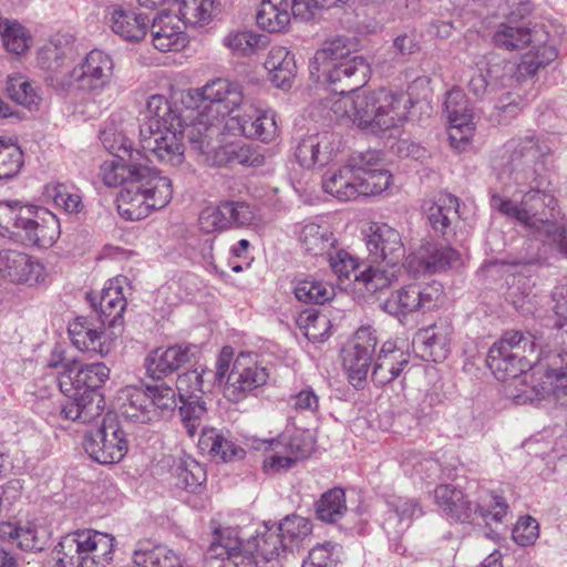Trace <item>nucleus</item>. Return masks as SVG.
<instances>
[{
    "mask_svg": "<svg viewBox=\"0 0 567 567\" xmlns=\"http://www.w3.org/2000/svg\"><path fill=\"white\" fill-rule=\"evenodd\" d=\"M270 445L285 447V450L297 462L308 457L313 450V440L308 431H295L290 436L281 435L279 439L270 440Z\"/></svg>",
    "mask_w": 567,
    "mask_h": 567,
    "instance_id": "nucleus-56",
    "label": "nucleus"
},
{
    "mask_svg": "<svg viewBox=\"0 0 567 567\" xmlns=\"http://www.w3.org/2000/svg\"><path fill=\"white\" fill-rule=\"evenodd\" d=\"M66 399L61 403L60 413L63 419L90 423L103 412L102 405L96 404L83 394L63 392Z\"/></svg>",
    "mask_w": 567,
    "mask_h": 567,
    "instance_id": "nucleus-45",
    "label": "nucleus"
},
{
    "mask_svg": "<svg viewBox=\"0 0 567 567\" xmlns=\"http://www.w3.org/2000/svg\"><path fill=\"white\" fill-rule=\"evenodd\" d=\"M45 278V267L38 258L14 249L0 250V280L32 287Z\"/></svg>",
    "mask_w": 567,
    "mask_h": 567,
    "instance_id": "nucleus-18",
    "label": "nucleus"
},
{
    "mask_svg": "<svg viewBox=\"0 0 567 567\" xmlns=\"http://www.w3.org/2000/svg\"><path fill=\"white\" fill-rule=\"evenodd\" d=\"M185 25L178 14L161 11L151 25L153 47L161 52L181 51L188 43Z\"/></svg>",
    "mask_w": 567,
    "mask_h": 567,
    "instance_id": "nucleus-22",
    "label": "nucleus"
},
{
    "mask_svg": "<svg viewBox=\"0 0 567 567\" xmlns=\"http://www.w3.org/2000/svg\"><path fill=\"white\" fill-rule=\"evenodd\" d=\"M553 151L547 140L535 136L511 140L504 146V152L509 154L508 177L516 187L511 197L493 194L491 205L505 217L515 220L538 235H544L548 240L559 244V234L566 229L558 227L550 220L557 206L556 198L539 189L540 183L536 169L530 166Z\"/></svg>",
    "mask_w": 567,
    "mask_h": 567,
    "instance_id": "nucleus-1",
    "label": "nucleus"
},
{
    "mask_svg": "<svg viewBox=\"0 0 567 567\" xmlns=\"http://www.w3.org/2000/svg\"><path fill=\"white\" fill-rule=\"evenodd\" d=\"M110 377V369L102 362L89 363L78 367L75 363L65 367L58 378L61 392L83 394L91 401L104 408V398L100 392L102 385Z\"/></svg>",
    "mask_w": 567,
    "mask_h": 567,
    "instance_id": "nucleus-15",
    "label": "nucleus"
},
{
    "mask_svg": "<svg viewBox=\"0 0 567 567\" xmlns=\"http://www.w3.org/2000/svg\"><path fill=\"white\" fill-rule=\"evenodd\" d=\"M410 362V354L395 341H385L377 357L371 379L378 386H383L402 372Z\"/></svg>",
    "mask_w": 567,
    "mask_h": 567,
    "instance_id": "nucleus-30",
    "label": "nucleus"
},
{
    "mask_svg": "<svg viewBox=\"0 0 567 567\" xmlns=\"http://www.w3.org/2000/svg\"><path fill=\"white\" fill-rule=\"evenodd\" d=\"M357 168L353 167V156L348 164L329 171L322 178L323 190L339 200L347 202L359 197Z\"/></svg>",
    "mask_w": 567,
    "mask_h": 567,
    "instance_id": "nucleus-34",
    "label": "nucleus"
},
{
    "mask_svg": "<svg viewBox=\"0 0 567 567\" xmlns=\"http://www.w3.org/2000/svg\"><path fill=\"white\" fill-rule=\"evenodd\" d=\"M287 545L277 530L267 528L243 544L234 527L216 528L206 558L230 560L236 567H281Z\"/></svg>",
    "mask_w": 567,
    "mask_h": 567,
    "instance_id": "nucleus-5",
    "label": "nucleus"
},
{
    "mask_svg": "<svg viewBox=\"0 0 567 567\" xmlns=\"http://www.w3.org/2000/svg\"><path fill=\"white\" fill-rule=\"evenodd\" d=\"M370 71V65L363 56L352 55L344 61L334 63L333 66L328 70L324 69V72L321 74L324 75L330 83L354 78V87H351L349 90L350 92L351 90L360 91L359 89L368 82Z\"/></svg>",
    "mask_w": 567,
    "mask_h": 567,
    "instance_id": "nucleus-41",
    "label": "nucleus"
},
{
    "mask_svg": "<svg viewBox=\"0 0 567 567\" xmlns=\"http://www.w3.org/2000/svg\"><path fill=\"white\" fill-rule=\"evenodd\" d=\"M226 200L216 206L204 208L199 215V225L205 233H213L231 228Z\"/></svg>",
    "mask_w": 567,
    "mask_h": 567,
    "instance_id": "nucleus-63",
    "label": "nucleus"
},
{
    "mask_svg": "<svg viewBox=\"0 0 567 567\" xmlns=\"http://www.w3.org/2000/svg\"><path fill=\"white\" fill-rule=\"evenodd\" d=\"M213 373L209 370L194 369L179 374L176 381L179 400L199 398L198 393H204V375Z\"/></svg>",
    "mask_w": 567,
    "mask_h": 567,
    "instance_id": "nucleus-64",
    "label": "nucleus"
},
{
    "mask_svg": "<svg viewBox=\"0 0 567 567\" xmlns=\"http://www.w3.org/2000/svg\"><path fill=\"white\" fill-rule=\"evenodd\" d=\"M229 130H237L247 138L271 143L279 136L277 113L271 107L245 103L241 110L227 122Z\"/></svg>",
    "mask_w": 567,
    "mask_h": 567,
    "instance_id": "nucleus-17",
    "label": "nucleus"
},
{
    "mask_svg": "<svg viewBox=\"0 0 567 567\" xmlns=\"http://www.w3.org/2000/svg\"><path fill=\"white\" fill-rule=\"evenodd\" d=\"M454 333L452 321L449 318H440L433 324L419 331L417 338L434 362L443 361L451 349Z\"/></svg>",
    "mask_w": 567,
    "mask_h": 567,
    "instance_id": "nucleus-35",
    "label": "nucleus"
},
{
    "mask_svg": "<svg viewBox=\"0 0 567 567\" xmlns=\"http://www.w3.org/2000/svg\"><path fill=\"white\" fill-rule=\"evenodd\" d=\"M221 44L237 58H248L264 50L267 44V37L251 30H234L228 32Z\"/></svg>",
    "mask_w": 567,
    "mask_h": 567,
    "instance_id": "nucleus-43",
    "label": "nucleus"
},
{
    "mask_svg": "<svg viewBox=\"0 0 567 567\" xmlns=\"http://www.w3.org/2000/svg\"><path fill=\"white\" fill-rule=\"evenodd\" d=\"M214 378L224 383V396L238 403L250 395H256L269 379L268 369L251 352H240L234 359V349L223 347L215 364Z\"/></svg>",
    "mask_w": 567,
    "mask_h": 567,
    "instance_id": "nucleus-8",
    "label": "nucleus"
},
{
    "mask_svg": "<svg viewBox=\"0 0 567 567\" xmlns=\"http://www.w3.org/2000/svg\"><path fill=\"white\" fill-rule=\"evenodd\" d=\"M443 298L444 289L440 282H412L391 292L381 303V308L402 320L414 312H426L439 308Z\"/></svg>",
    "mask_w": 567,
    "mask_h": 567,
    "instance_id": "nucleus-11",
    "label": "nucleus"
},
{
    "mask_svg": "<svg viewBox=\"0 0 567 567\" xmlns=\"http://www.w3.org/2000/svg\"><path fill=\"white\" fill-rule=\"evenodd\" d=\"M104 326L102 321L96 324L93 319L78 317L69 324L68 331L76 349L105 357L111 352L113 342L104 331Z\"/></svg>",
    "mask_w": 567,
    "mask_h": 567,
    "instance_id": "nucleus-23",
    "label": "nucleus"
},
{
    "mask_svg": "<svg viewBox=\"0 0 567 567\" xmlns=\"http://www.w3.org/2000/svg\"><path fill=\"white\" fill-rule=\"evenodd\" d=\"M124 277L110 279L102 289L99 299H91L94 311L99 315L102 324L114 327L122 319L126 308L123 293Z\"/></svg>",
    "mask_w": 567,
    "mask_h": 567,
    "instance_id": "nucleus-29",
    "label": "nucleus"
},
{
    "mask_svg": "<svg viewBox=\"0 0 567 567\" xmlns=\"http://www.w3.org/2000/svg\"><path fill=\"white\" fill-rule=\"evenodd\" d=\"M83 445L92 460L104 465L120 462L128 449L125 432L111 413L103 417L96 430L85 435Z\"/></svg>",
    "mask_w": 567,
    "mask_h": 567,
    "instance_id": "nucleus-13",
    "label": "nucleus"
},
{
    "mask_svg": "<svg viewBox=\"0 0 567 567\" xmlns=\"http://www.w3.org/2000/svg\"><path fill=\"white\" fill-rule=\"evenodd\" d=\"M37 213V206L22 205L19 202L0 203V227L21 229L28 223L29 217Z\"/></svg>",
    "mask_w": 567,
    "mask_h": 567,
    "instance_id": "nucleus-57",
    "label": "nucleus"
},
{
    "mask_svg": "<svg viewBox=\"0 0 567 567\" xmlns=\"http://www.w3.org/2000/svg\"><path fill=\"white\" fill-rule=\"evenodd\" d=\"M378 338L370 327H362L354 334L353 346L343 355V365L349 382L361 389L367 380Z\"/></svg>",
    "mask_w": 567,
    "mask_h": 567,
    "instance_id": "nucleus-20",
    "label": "nucleus"
},
{
    "mask_svg": "<svg viewBox=\"0 0 567 567\" xmlns=\"http://www.w3.org/2000/svg\"><path fill=\"white\" fill-rule=\"evenodd\" d=\"M341 148V137L334 132H321L301 138L295 157L303 168L322 167L329 164Z\"/></svg>",
    "mask_w": 567,
    "mask_h": 567,
    "instance_id": "nucleus-21",
    "label": "nucleus"
},
{
    "mask_svg": "<svg viewBox=\"0 0 567 567\" xmlns=\"http://www.w3.org/2000/svg\"><path fill=\"white\" fill-rule=\"evenodd\" d=\"M219 164H240L258 167L264 164L265 156L258 146L245 142L226 144L217 152Z\"/></svg>",
    "mask_w": 567,
    "mask_h": 567,
    "instance_id": "nucleus-48",
    "label": "nucleus"
},
{
    "mask_svg": "<svg viewBox=\"0 0 567 567\" xmlns=\"http://www.w3.org/2000/svg\"><path fill=\"white\" fill-rule=\"evenodd\" d=\"M330 111L337 120L352 122L364 133L396 137L413 107L411 96L388 89L341 92L331 99Z\"/></svg>",
    "mask_w": 567,
    "mask_h": 567,
    "instance_id": "nucleus-3",
    "label": "nucleus"
},
{
    "mask_svg": "<svg viewBox=\"0 0 567 567\" xmlns=\"http://www.w3.org/2000/svg\"><path fill=\"white\" fill-rule=\"evenodd\" d=\"M317 516L327 523H334L347 512L346 493L334 487L323 493L317 503Z\"/></svg>",
    "mask_w": 567,
    "mask_h": 567,
    "instance_id": "nucleus-55",
    "label": "nucleus"
},
{
    "mask_svg": "<svg viewBox=\"0 0 567 567\" xmlns=\"http://www.w3.org/2000/svg\"><path fill=\"white\" fill-rule=\"evenodd\" d=\"M377 152L368 151L353 155V167L357 168L358 189L360 196H374L386 190L391 185L392 175L380 167Z\"/></svg>",
    "mask_w": 567,
    "mask_h": 567,
    "instance_id": "nucleus-24",
    "label": "nucleus"
},
{
    "mask_svg": "<svg viewBox=\"0 0 567 567\" xmlns=\"http://www.w3.org/2000/svg\"><path fill=\"white\" fill-rule=\"evenodd\" d=\"M432 228L445 235L453 223L458 219V198L452 194L441 193L426 208Z\"/></svg>",
    "mask_w": 567,
    "mask_h": 567,
    "instance_id": "nucleus-42",
    "label": "nucleus"
},
{
    "mask_svg": "<svg viewBox=\"0 0 567 567\" xmlns=\"http://www.w3.org/2000/svg\"><path fill=\"white\" fill-rule=\"evenodd\" d=\"M71 51L69 37L56 34L41 48L39 59L47 69L56 70L61 65L60 61L66 58Z\"/></svg>",
    "mask_w": 567,
    "mask_h": 567,
    "instance_id": "nucleus-59",
    "label": "nucleus"
},
{
    "mask_svg": "<svg viewBox=\"0 0 567 567\" xmlns=\"http://www.w3.org/2000/svg\"><path fill=\"white\" fill-rule=\"evenodd\" d=\"M369 256L378 266H369L357 279L362 280L368 292L374 293L389 287L398 278L399 264L405 255L401 234L383 223H372L365 236Z\"/></svg>",
    "mask_w": 567,
    "mask_h": 567,
    "instance_id": "nucleus-6",
    "label": "nucleus"
},
{
    "mask_svg": "<svg viewBox=\"0 0 567 567\" xmlns=\"http://www.w3.org/2000/svg\"><path fill=\"white\" fill-rule=\"evenodd\" d=\"M293 293L301 302L323 305L334 297V287L321 279L306 277L295 281Z\"/></svg>",
    "mask_w": 567,
    "mask_h": 567,
    "instance_id": "nucleus-50",
    "label": "nucleus"
},
{
    "mask_svg": "<svg viewBox=\"0 0 567 567\" xmlns=\"http://www.w3.org/2000/svg\"><path fill=\"white\" fill-rule=\"evenodd\" d=\"M434 502L449 520L471 523L474 520L473 501L453 484H441L434 489Z\"/></svg>",
    "mask_w": 567,
    "mask_h": 567,
    "instance_id": "nucleus-28",
    "label": "nucleus"
},
{
    "mask_svg": "<svg viewBox=\"0 0 567 567\" xmlns=\"http://www.w3.org/2000/svg\"><path fill=\"white\" fill-rule=\"evenodd\" d=\"M324 259L328 260L331 270L339 280L350 279V276L353 275L354 281L363 285L362 280L357 279V276H360L362 272H357L359 269V261L347 250L338 248L337 245L336 249L330 251Z\"/></svg>",
    "mask_w": 567,
    "mask_h": 567,
    "instance_id": "nucleus-58",
    "label": "nucleus"
},
{
    "mask_svg": "<svg viewBox=\"0 0 567 567\" xmlns=\"http://www.w3.org/2000/svg\"><path fill=\"white\" fill-rule=\"evenodd\" d=\"M122 415L136 423H148L158 419L156 409L151 408L152 402L145 390L140 388H126L122 391Z\"/></svg>",
    "mask_w": 567,
    "mask_h": 567,
    "instance_id": "nucleus-37",
    "label": "nucleus"
},
{
    "mask_svg": "<svg viewBox=\"0 0 567 567\" xmlns=\"http://www.w3.org/2000/svg\"><path fill=\"white\" fill-rule=\"evenodd\" d=\"M133 564L134 567H186L181 557L165 546L135 550Z\"/></svg>",
    "mask_w": 567,
    "mask_h": 567,
    "instance_id": "nucleus-54",
    "label": "nucleus"
},
{
    "mask_svg": "<svg viewBox=\"0 0 567 567\" xmlns=\"http://www.w3.org/2000/svg\"><path fill=\"white\" fill-rule=\"evenodd\" d=\"M153 159L144 152H135L128 156H112L100 166L99 175L105 186H122L116 206L118 215L126 220L144 219L165 208L173 198L172 181L145 163Z\"/></svg>",
    "mask_w": 567,
    "mask_h": 567,
    "instance_id": "nucleus-2",
    "label": "nucleus"
},
{
    "mask_svg": "<svg viewBox=\"0 0 567 567\" xmlns=\"http://www.w3.org/2000/svg\"><path fill=\"white\" fill-rule=\"evenodd\" d=\"M32 215L22 228L25 239L40 248L51 247L60 236L59 219L47 208L38 206Z\"/></svg>",
    "mask_w": 567,
    "mask_h": 567,
    "instance_id": "nucleus-32",
    "label": "nucleus"
},
{
    "mask_svg": "<svg viewBox=\"0 0 567 567\" xmlns=\"http://www.w3.org/2000/svg\"><path fill=\"white\" fill-rule=\"evenodd\" d=\"M444 105L449 120L450 145L458 153L465 152L471 147L476 132L468 101L460 89H452L446 94Z\"/></svg>",
    "mask_w": 567,
    "mask_h": 567,
    "instance_id": "nucleus-16",
    "label": "nucleus"
},
{
    "mask_svg": "<svg viewBox=\"0 0 567 567\" xmlns=\"http://www.w3.org/2000/svg\"><path fill=\"white\" fill-rule=\"evenodd\" d=\"M293 235L303 255L312 258H324L338 245L331 224L323 217L297 223Z\"/></svg>",
    "mask_w": 567,
    "mask_h": 567,
    "instance_id": "nucleus-19",
    "label": "nucleus"
},
{
    "mask_svg": "<svg viewBox=\"0 0 567 567\" xmlns=\"http://www.w3.org/2000/svg\"><path fill=\"white\" fill-rule=\"evenodd\" d=\"M112 31L125 41L138 42L145 38L150 19L137 10L112 6L105 17Z\"/></svg>",
    "mask_w": 567,
    "mask_h": 567,
    "instance_id": "nucleus-26",
    "label": "nucleus"
},
{
    "mask_svg": "<svg viewBox=\"0 0 567 567\" xmlns=\"http://www.w3.org/2000/svg\"><path fill=\"white\" fill-rule=\"evenodd\" d=\"M43 197L47 202H52L56 208L68 214H78L83 208L82 195L71 184L49 183L44 186Z\"/></svg>",
    "mask_w": 567,
    "mask_h": 567,
    "instance_id": "nucleus-49",
    "label": "nucleus"
},
{
    "mask_svg": "<svg viewBox=\"0 0 567 567\" xmlns=\"http://www.w3.org/2000/svg\"><path fill=\"white\" fill-rule=\"evenodd\" d=\"M190 347L175 344L168 348H156L145 358V369L148 377L161 380L189 361Z\"/></svg>",
    "mask_w": 567,
    "mask_h": 567,
    "instance_id": "nucleus-31",
    "label": "nucleus"
},
{
    "mask_svg": "<svg viewBox=\"0 0 567 567\" xmlns=\"http://www.w3.org/2000/svg\"><path fill=\"white\" fill-rule=\"evenodd\" d=\"M179 416L187 434L193 437L202 429L203 419L206 414L205 403L200 398L179 400Z\"/></svg>",
    "mask_w": 567,
    "mask_h": 567,
    "instance_id": "nucleus-61",
    "label": "nucleus"
},
{
    "mask_svg": "<svg viewBox=\"0 0 567 567\" xmlns=\"http://www.w3.org/2000/svg\"><path fill=\"white\" fill-rule=\"evenodd\" d=\"M287 549L298 548L311 534L312 524L308 518L299 515L286 516L276 529Z\"/></svg>",
    "mask_w": 567,
    "mask_h": 567,
    "instance_id": "nucleus-53",
    "label": "nucleus"
},
{
    "mask_svg": "<svg viewBox=\"0 0 567 567\" xmlns=\"http://www.w3.org/2000/svg\"><path fill=\"white\" fill-rule=\"evenodd\" d=\"M292 14V1L260 0L256 21L268 32H284L288 29Z\"/></svg>",
    "mask_w": 567,
    "mask_h": 567,
    "instance_id": "nucleus-36",
    "label": "nucleus"
},
{
    "mask_svg": "<svg viewBox=\"0 0 567 567\" xmlns=\"http://www.w3.org/2000/svg\"><path fill=\"white\" fill-rule=\"evenodd\" d=\"M529 50L520 58L516 65V79L532 81L537 72L545 69L558 56L556 47L548 41V34L540 30L534 33L533 42L527 44Z\"/></svg>",
    "mask_w": 567,
    "mask_h": 567,
    "instance_id": "nucleus-25",
    "label": "nucleus"
},
{
    "mask_svg": "<svg viewBox=\"0 0 567 567\" xmlns=\"http://www.w3.org/2000/svg\"><path fill=\"white\" fill-rule=\"evenodd\" d=\"M474 519L481 518L485 525L503 524L508 515L509 506L506 499L496 491L478 488L473 501Z\"/></svg>",
    "mask_w": 567,
    "mask_h": 567,
    "instance_id": "nucleus-39",
    "label": "nucleus"
},
{
    "mask_svg": "<svg viewBox=\"0 0 567 567\" xmlns=\"http://www.w3.org/2000/svg\"><path fill=\"white\" fill-rule=\"evenodd\" d=\"M175 474L176 485L189 492H195L206 480L203 466L195 460L181 462L175 468Z\"/></svg>",
    "mask_w": 567,
    "mask_h": 567,
    "instance_id": "nucleus-62",
    "label": "nucleus"
},
{
    "mask_svg": "<svg viewBox=\"0 0 567 567\" xmlns=\"http://www.w3.org/2000/svg\"><path fill=\"white\" fill-rule=\"evenodd\" d=\"M351 55V45L348 39L338 37L326 41L323 45L316 51L310 61L309 69L311 75H318L339 63L349 59Z\"/></svg>",
    "mask_w": 567,
    "mask_h": 567,
    "instance_id": "nucleus-40",
    "label": "nucleus"
},
{
    "mask_svg": "<svg viewBox=\"0 0 567 567\" xmlns=\"http://www.w3.org/2000/svg\"><path fill=\"white\" fill-rule=\"evenodd\" d=\"M198 446L210 456L220 457L223 461L241 456L244 453L243 449L226 440L215 429H202Z\"/></svg>",
    "mask_w": 567,
    "mask_h": 567,
    "instance_id": "nucleus-51",
    "label": "nucleus"
},
{
    "mask_svg": "<svg viewBox=\"0 0 567 567\" xmlns=\"http://www.w3.org/2000/svg\"><path fill=\"white\" fill-rule=\"evenodd\" d=\"M534 350L535 342L532 336H525L518 330H508L489 348L486 363L497 380L516 379L529 370L532 363L524 354Z\"/></svg>",
    "mask_w": 567,
    "mask_h": 567,
    "instance_id": "nucleus-10",
    "label": "nucleus"
},
{
    "mask_svg": "<svg viewBox=\"0 0 567 567\" xmlns=\"http://www.w3.org/2000/svg\"><path fill=\"white\" fill-rule=\"evenodd\" d=\"M178 16L185 24L206 25L219 12L218 0H178Z\"/></svg>",
    "mask_w": 567,
    "mask_h": 567,
    "instance_id": "nucleus-47",
    "label": "nucleus"
},
{
    "mask_svg": "<svg viewBox=\"0 0 567 567\" xmlns=\"http://www.w3.org/2000/svg\"><path fill=\"white\" fill-rule=\"evenodd\" d=\"M386 517L382 527L386 533L389 540L394 546V550L399 551L398 542L402 535L409 529L412 518L422 515V508L414 499L404 497H394L388 502Z\"/></svg>",
    "mask_w": 567,
    "mask_h": 567,
    "instance_id": "nucleus-27",
    "label": "nucleus"
},
{
    "mask_svg": "<svg viewBox=\"0 0 567 567\" xmlns=\"http://www.w3.org/2000/svg\"><path fill=\"white\" fill-rule=\"evenodd\" d=\"M115 538L94 529L78 530L59 543L60 563L65 567H106L113 560Z\"/></svg>",
    "mask_w": 567,
    "mask_h": 567,
    "instance_id": "nucleus-9",
    "label": "nucleus"
},
{
    "mask_svg": "<svg viewBox=\"0 0 567 567\" xmlns=\"http://www.w3.org/2000/svg\"><path fill=\"white\" fill-rule=\"evenodd\" d=\"M477 65H482L488 81L492 83V90L496 92L498 89H516L525 80L516 79V65L511 61H506L499 56H492L486 61H481Z\"/></svg>",
    "mask_w": 567,
    "mask_h": 567,
    "instance_id": "nucleus-46",
    "label": "nucleus"
},
{
    "mask_svg": "<svg viewBox=\"0 0 567 567\" xmlns=\"http://www.w3.org/2000/svg\"><path fill=\"white\" fill-rule=\"evenodd\" d=\"M414 260L419 261L415 270L437 272L454 266L460 260V254L450 246L427 241L420 247L415 256H409L410 268H413Z\"/></svg>",
    "mask_w": 567,
    "mask_h": 567,
    "instance_id": "nucleus-33",
    "label": "nucleus"
},
{
    "mask_svg": "<svg viewBox=\"0 0 567 567\" xmlns=\"http://www.w3.org/2000/svg\"><path fill=\"white\" fill-rule=\"evenodd\" d=\"M189 96L204 103L194 123V128L204 138L219 134L225 120L234 116L246 103L243 86L227 78L209 80L202 87L189 90Z\"/></svg>",
    "mask_w": 567,
    "mask_h": 567,
    "instance_id": "nucleus-7",
    "label": "nucleus"
},
{
    "mask_svg": "<svg viewBox=\"0 0 567 567\" xmlns=\"http://www.w3.org/2000/svg\"><path fill=\"white\" fill-rule=\"evenodd\" d=\"M265 68L270 73V81L280 89L289 87L297 72L293 53L282 45L269 50Z\"/></svg>",
    "mask_w": 567,
    "mask_h": 567,
    "instance_id": "nucleus-38",
    "label": "nucleus"
},
{
    "mask_svg": "<svg viewBox=\"0 0 567 567\" xmlns=\"http://www.w3.org/2000/svg\"><path fill=\"white\" fill-rule=\"evenodd\" d=\"M0 35L6 49L14 54L25 53L32 43L28 29L17 20L0 17Z\"/></svg>",
    "mask_w": 567,
    "mask_h": 567,
    "instance_id": "nucleus-52",
    "label": "nucleus"
},
{
    "mask_svg": "<svg viewBox=\"0 0 567 567\" xmlns=\"http://www.w3.org/2000/svg\"><path fill=\"white\" fill-rule=\"evenodd\" d=\"M184 131L178 109L167 97L155 94L147 100L140 127V145L147 158L179 165L184 161Z\"/></svg>",
    "mask_w": 567,
    "mask_h": 567,
    "instance_id": "nucleus-4",
    "label": "nucleus"
},
{
    "mask_svg": "<svg viewBox=\"0 0 567 567\" xmlns=\"http://www.w3.org/2000/svg\"><path fill=\"white\" fill-rule=\"evenodd\" d=\"M114 62L112 58L102 50L90 51L83 61L74 66L66 80L61 81L63 87L78 83V87L99 103H102V95L110 89L113 78Z\"/></svg>",
    "mask_w": 567,
    "mask_h": 567,
    "instance_id": "nucleus-12",
    "label": "nucleus"
},
{
    "mask_svg": "<svg viewBox=\"0 0 567 567\" xmlns=\"http://www.w3.org/2000/svg\"><path fill=\"white\" fill-rule=\"evenodd\" d=\"M498 8V14L508 19V22L498 24L493 34L495 47L516 51L524 49L533 42L534 33L538 29L525 28L516 23V20L524 18L530 10L529 0H491Z\"/></svg>",
    "mask_w": 567,
    "mask_h": 567,
    "instance_id": "nucleus-14",
    "label": "nucleus"
},
{
    "mask_svg": "<svg viewBox=\"0 0 567 567\" xmlns=\"http://www.w3.org/2000/svg\"><path fill=\"white\" fill-rule=\"evenodd\" d=\"M23 165V153L11 140L0 138V179L11 178Z\"/></svg>",
    "mask_w": 567,
    "mask_h": 567,
    "instance_id": "nucleus-60",
    "label": "nucleus"
},
{
    "mask_svg": "<svg viewBox=\"0 0 567 567\" xmlns=\"http://www.w3.org/2000/svg\"><path fill=\"white\" fill-rule=\"evenodd\" d=\"M6 92L10 100L29 111L38 110L42 101L39 87L22 73H12L7 76Z\"/></svg>",
    "mask_w": 567,
    "mask_h": 567,
    "instance_id": "nucleus-44",
    "label": "nucleus"
}]
</instances>
